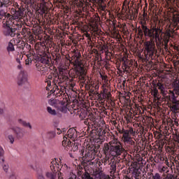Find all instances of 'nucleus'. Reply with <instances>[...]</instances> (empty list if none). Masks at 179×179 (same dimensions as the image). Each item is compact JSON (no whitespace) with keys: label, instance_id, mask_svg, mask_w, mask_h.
Instances as JSON below:
<instances>
[{"label":"nucleus","instance_id":"obj_1","mask_svg":"<svg viewBox=\"0 0 179 179\" xmlns=\"http://www.w3.org/2000/svg\"><path fill=\"white\" fill-rule=\"evenodd\" d=\"M163 29L160 27H157V24H155L150 27V29L146 26V22H141V29L138 28V34L141 37H149L150 40H159L160 41V34H163Z\"/></svg>","mask_w":179,"mask_h":179},{"label":"nucleus","instance_id":"obj_2","mask_svg":"<svg viewBox=\"0 0 179 179\" xmlns=\"http://www.w3.org/2000/svg\"><path fill=\"white\" fill-rule=\"evenodd\" d=\"M82 55L80 52H76L72 57V61L75 66L76 75L80 80L85 82L86 80V71L85 67H83V63H82Z\"/></svg>","mask_w":179,"mask_h":179},{"label":"nucleus","instance_id":"obj_3","mask_svg":"<svg viewBox=\"0 0 179 179\" xmlns=\"http://www.w3.org/2000/svg\"><path fill=\"white\" fill-rule=\"evenodd\" d=\"M11 131L14 133L13 134H10V129H7L4 131V136H7L10 143L11 145H13L15 143V139H17L18 141H20V139H23L24 137V131H23V129L19 127H13L10 128Z\"/></svg>","mask_w":179,"mask_h":179},{"label":"nucleus","instance_id":"obj_4","mask_svg":"<svg viewBox=\"0 0 179 179\" xmlns=\"http://www.w3.org/2000/svg\"><path fill=\"white\" fill-rule=\"evenodd\" d=\"M122 155L123 159H125V155H127V150L122 147V144L119 143L117 145L110 146V156L113 157H118V156Z\"/></svg>","mask_w":179,"mask_h":179},{"label":"nucleus","instance_id":"obj_5","mask_svg":"<svg viewBox=\"0 0 179 179\" xmlns=\"http://www.w3.org/2000/svg\"><path fill=\"white\" fill-rule=\"evenodd\" d=\"M156 45L152 41H148L145 43L144 54L148 55L151 59H155V55L157 54V50L155 49Z\"/></svg>","mask_w":179,"mask_h":179},{"label":"nucleus","instance_id":"obj_6","mask_svg":"<svg viewBox=\"0 0 179 179\" xmlns=\"http://www.w3.org/2000/svg\"><path fill=\"white\" fill-rule=\"evenodd\" d=\"M100 149V145H90L87 149V153L85 155L86 157H89L90 160H94L97 152Z\"/></svg>","mask_w":179,"mask_h":179},{"label":"nucleus","instance_id":"obj_7","mask_svg":"<svg viewBox=\"0 0 179 179\" xmlns=\"http://www.w3.org/2000/svg\"><path fill=\"white\" fill-rule=\"evenodd\" d=\"M57 164V161L56 160H54V161L51 162V163H50L51 171L45 173V177H47V178H49V179H57L58 176H59V173H58V171L57 170H55V166H54V164Z\"/></svg>","mask_w":179,"mask_h":179},{"label":"nucleus","instance_id":"obj_8","mask_svg":"<svg viewBox=\"0 0 179 179\" xmlns=\"http://www.w3.org/2000/svg\"><path fill=\"white\" fill-rule=\"evenodd\" d=\"M27 71L21 70L18 77L17 85L18 86H23L24 83H27Z\"/></svg>","mask_w":179,"mask_h":179},{"label":"nucleus","instance_id":"obj_9","mask_svg":"<svg viewBox=\"0 0 179 179\" xmlns=\"http://www.w3.org/2000/svg\"><path fill=\"white\" fill-rule=\"evenodd\" d=\"M171 94L172 96L171 102L173 103L171 108L173 111H179V101L177 100V97L176 96L174 92L171 91Z\"/></svg>","mask_w":179,"mask_h":179},{"label":"nucleus","instance_id":"obj_10","mask_svg":"<svg viewBox=\"0 0 179 179\" xmlns=\"http://www.w3.org/2000/svg\"><path fill=\"white\" fill-rule=\"evenodd\" d=\"M57 79L59 80L58 85H61L62 83H64V82L69 80V77L66 73L59 71V73H57Z\"/></svg>","mask_w":179,"mask_h":179},{"label":"nucleus","instance_id":"obj_11","mask_svg":"<svg viewBox=\"0 0 179 179\" xmlns=\"http://www.w3.org/2000/svg\"><path fill=\"white\" fill-rule=\"evenodd\" d=\"M3 34L6 36H10V37H15V36H16V33L14 32L13 28L12 27H10L8 24H6Z\"/></svg>","mask_w":179,"mask_h":179},{"label":"nucleus","instance_id":"obj_12","mask_svg":"<svg viewBox=\"0 0 179 179\" xmlns=\"http://www.w3.org/2000/svg\"><path fill=\"white\" fill-rule=\"evenodd\" d=\"M23 15H24V8L23 6L19 7L17 5V10L15 12V16L13 19H20V17H23Z\"/></svg>","mask_w":179,"mask_h":179},{"label":"nucleus","instance_id":"obj_13","mask_svg":"<svg viewBox=\"0 0 179 179\" xmlns=\"http://www.w3.org/2000/svg\"><path fill=\"white\" fill-rule=\"evenodd\" d=\"M20 48L22 49V51L24 55H26L27 52H31V45H29V43H23Z\"/></svg>","mask_w":179,"mask_h":179},{"label":"nucleus","instance_id":"obj_14","mask_svg":"<svg viewBox=\"0 0 179 179\" xmlns=\"http://www.w3.org/2000/svg\"><path fill=\"white\" fill-rule=\"evenodd\" d=\"M52 59L57 64L61 62V54L59 53V49H55V50L52 53Z\"/></svg>","mask_w":179,"mask_h":179},{"label":"nucleus","instance_id":"obj_15","mask_svg":"<svg viewBox=\"0 0 179 179\" xmlns=\"http://www.w3.org/2000/svg\"><path fill=\"white\" fill-rule=\"evenodd\" d=\"M67 136L70 139H75L76 136H78V134H76V129L74 128H71L67 131Z\"/></svg>","mask_w":179,"mask_h":179},{"label":"nucleus","instance_id":"obj_16","mask_svg":"<svg viewBox=\"0 0 179 179\" xmlns=\"http://www.w3.org/2000/svg\"><path fill=\"white\" fill-rule=\"evenodd\" d=\"M103 155H105L106 156H110V155H111V146L110 145V144L105 143L103 144Z\"/></svg>","mask_w":179,"mask_h":179},{"label":"nucleus","instance_id":"obj_17","mask_svg":"<svg viewBox=\"0 0 179 179\" xmlns=\"http://www.w3.org/2000/svg\"><path fill=\"white\" fill-rule=\"evenodd\" d=\"M47 1L42 2L39 4V9L41 15H44L47 12Z\"/></svg>","mask_w":179,"mask_h":179},{"label":"nucleus","instance_id":"obj_18","mask_svg":"<svg viewBox=\"0 0 179 179\" xmlns=\"http://www.w3.org/2000/svg\"><path fill=\"white\" fill-rule=\"evenodd\" d=\"M21 29H22V31H20V34H22V36H23L24 37H27V36H30V33H31V32L30 31L29 28L23 27Z\"/></svg>","mask_w":179,"mask_h":179},{"label":"nucleus","instance_id":"obj_19","mask_svg":"<svg viewBox=\"0 0 179 179\" xmlns=\"http://www.w3.org/2000/svg\"><path fill=\"white\" fill-rule=\"evenodd\" d=\"M18 123L22 127H24L25 128H29V129H33V127H31V124H30V122H27L22 119L18 120Z\"/></svg>","mask_w":179,"mask_h":179},{"label":"nucleus","instance_id":"obj_20","mask_svg":"<svg viewBox=\"0 0 179 179\" xmlns=\"http://www.w3.org/2000/svg\"><path fill=\"white\" fill-rule=\"evenodd\" d=\"M119 163L118 161H113L110 163V173L114 174L117 171V164Z\"/></svg>","mask_w":179,"mask_h":179},{"label":"nucleus","instance_id":"obj_21","mask_svg":"<svg viewBox=\"0 0 179 179\" xmlns=\"http://www.w3.org/2000/svg\"><path fill=\"white\" fill-rule=\"evenodd\" d=\"M155 87H158L159 90H161L162 94L166 96V91H164L166 88L164 87V85L159 82L158 83L155 84Z\"/></svg>","mask_w":179,"mask_h":179},{"label":"nucleus","instance_id":"obj_22","mask_svg":"<svg viewBox=\"0 0 179 179\" xmlns=\"http://www.w3.org/2000/svg\"><path fill=\"white\" fill-rule=\"evenodd\" d=\"M172 22L173 23V26H175L176 27H178V29H179V14H175L173 16L172 18Z\"/></svg>","mask_w":179,"mask_h":179},{"label":"nucleus","instance_id":"obj_23","mask_svg":"<svg viewBox=\"0 0 179 179\" xmlns=\"http://www.w3.org/2000/svg\"><path fill=\"white\" fill-rule=\"evenodd\" d=\"M14 33H16V31H19L20 30H22V27H23V25H22V23H17V24H14V25H12Z\"/></svg>","mask_w":179,"mask_h":179},{"label":"nucleus","instance_id":"obj_24","mask_svg":"<svg viewBox=\"0 0 179 179\" xmlns=\"http://www.w3.org/2000/svg\"><path fill=\"white\" fill-rule=\"evenodd\" d=\"M43 173V169L41 168H39L36 170L38 179H45V178L44 177V174Z\"/></svg>","mask_w":179,"mask_h":179},{"label":"nucleus","instance_id":"obj_25","mask_svg":"<svg viewBox=\"0 0 179 179\" xmlns=\"http://www.w3.org/2000/svg\"><path fill=\"white\" fill-rule=\"evenodd\" d=\"M40 62H41V64H45V65H48L50 64V57L48 56H43L41 58Z\"/></svg>","mask_w":179,"mask_h":179},{"label":"nucleus","instance_id":"obj_26","mask_svg":"<svg viewBox=\"0 0 179 179\" xmlns=\"http://www.w3.org/2000/svg\"><path fill=\"white\" fill-rule=\"evenodd\" d=\"M57 133L55 131H48L46 134V138L48 139H54Z\"/></svg>","mask_w":179,"mask_h":179},{"label":"nucleus","instance_id":"obj_27","mask_svg":"<svg viewBox=\"0 0 179 179\" xmlns=\"http://www.w3.org/2000/svg\"><path fill=\"white\" fill-rule=\"evenodd\" d=\"M88 113L87 110H83L79 115L80 120H85L87 117Z\"/></svg>","mask_w":179,"mask_h":179},{"label":"nucleus","instance_id":"obj_28","mask_svg":"<svg viewBox=\"0 0 179 179\" xmlns=\"http://www.w3.org/2000/svg\"><path fill=\"white\" fill-rule=\"evenodd\" d=\"M47 111L50 115H57V110H55V109H52V107L48 106Z\"/></svg>","mask_w":179,"mask_h":179},{"label":"nucleus","instance_id":"obj_29","mask_svg":"<svg viewBox=\"0 0 179 179\" xmlns=\"http://www.w3.org/2000/svg\"><path fill=\"white\" fill-rule=\"evenodd\" d=\"M79 143H72L71 144V152H77V150H79Z\"/></svg>","mask_w":179,"mask_h":179},{"label":"nucleus","instance_id":"obj_30","mask_svg":"<svg viewBox=\"0 0 179 179\" xmlns=\"http://www.w3.org/2000/svg\"><path fill=\"white\" fill-rule=\"evenodd\" d=\"M169 39L167 38H164V44H162V45H164V50L166 52H169Z\"/></svg>","mask_w":179,"mask_h":179},{"label":"nucleus","instance_id":"obj_31","mask_svg":"<svg viewBox=\"0 0 179 179\" xmlns=\"http://www.w3.org/2000/svg\"><path fill=\"white\" fill-rule=\"evenodd\" d=\"M82 179H93V177H91L90 173L89 172H87L86 170H85V173L81 176Z\"/></svg>","mask_w":179,"mask_h":179},{"label":"nucleus","instance_id":"obj_32","mask_svg":"<svg viewBox=\"0 0 179 179\" xmlns=\"http://www.w3.org/2000/svg\"><path fill=\"white\" fill-rule=\"evenodd\" d=\"M125 62H126V68L127 70V72H129V71H131V66L132 65V62H131V61L128 59H124Z\"/></svg>","mask_w":179,"mask_h":179},{"label":"nucleus","instance_id":"obj_33","mask_svg":"<svg viewBox=\"0 0 179 179\" xmlns=\"http://www.w3.org/2000/svg\"><path fill=\"white\" fill-rule=\"evenodd\" d=\"M10 3V0H0V8L2 6H6V5H9Z\"/></svg>","mask_w":179,"mask_h":179},{"label":"nucleus","instance_id":"obj_34","mask_svg":"<svg viewBox=\"0 0 179 179\" xmlns=\"http://www.w3.org/2000/svg\"><path fill=\"white\" fill-rule=\"evenodd\" d=\"M55 166V170L57 171V174H59V171H61V169H62V165L59 164L58 162L56 161V164H54Z\"/></svg>","mask_w":179,"mask_h":179},{"label":"nucleus","instance_id":"obj_35","mask_svg":"<svg viewBox=\"0 0 179 179\" xmlns=\"http://www.w3.org/2000/svg\"><path fill=\"white\" fill-rule=\"evenodd\" d=\"M7 51L9 52H13L15 51V46H13V43H12V42H9L8 43V45L7 47Z\"/></svg>","mask_w":179,"mask_h":179},{"label":"nucleus","instance_id":"obj_36","mask_svg":"<svg viewBox=\"0 0 179 179\" xmlns=\"http://www.w3.org/2000/svg\"><path fill=\"white\" fill-rule=\"evenodd\" d=\"M119 143H121V142H119L117 140L113 139L110 142H109L108 145L109 146H115V145H118Z\"/></svg>","mask_w":179,"mask_h":179},{"label":"nucleus","instance_id":"obj_37","mask_svg":"<svg viewBox=\"0 0 179 179\" xmlns=\"http://www.w3.org/2000/svg\"><path fill=\"white\" fill-rule=\"evenodd\" d=\"M103 3H98V6H99V9L100 10H102V11H106V5H103Z\"/></svg>","mask_w":179,"mask_h":179},{"label":"nucleus","instance_id":"obj_38","mask_svg":"<svg viewBox=\"0 0 179 179\" xmlns=\"http://www.w3.org/2000/svg\"><path fill=\"white\" fill-rule=\"evenodd\" d=\"M108 90L106 89V88H104V89L103 90V93H102V99H103V100H106V96H107V94H108Z\"/></svg>","mask_w":179,"mask_h":179},{"label":"nucleus","instance_id":"obj_39","mask_svg":"<svg viewBox=\"0 0 179 179\" xmlns=\"http://www.w3.org/2000/svg\"><path fill=\"white\" fill-rule=\"evenodd\" d=\"M134 172L135 174V178L139 179L141 178V171H139L138 169H135Z\"/></svg>","mask_w":179,"mask_h":179},{"label":"nucleus","instance_id":"obj_40","mask_svg":"<svg viewBox=\"0 0 179 179\" xmlns=\"http://www.w3.org/2000/svg\"><path fill=\"white\" fill-rule=\"evenodd\" d=\"M162 179H176V176L173 174L168 173L164 178Z\"/></svg>","mask_w":179,"mask_h":179},{"label":"nucleus","instance_id":"obj_41","mask_svg":"<svg viewBox=\"0 0 179 179\" xmlns=\"http://www.w3.org/2000/svg\"><path fill=\"white\" fill-rule=\"evenodd\" d=\"M39 71H41L43 72V73H45V72H48V67L47 66H40L39 68Z\"/></svg>","mask_w":179,"mask_h":179},{"label":"nucleus","instance_id":"obj_42","mask_svg":"<svg viewBox=\"0 0 179 179\" xmlns=\"http://www.w3.org/2000/svg\"><path fill=\"white\" fill-rule=\"evenodd\" d=\"M152 94L154 97H157L159 96V90H157V88L155 87L152 90Z\"/></svg>","mask_w":179,"mask_h":179},{"label":"nucleus","instance_id":"obj_43","mask_svg":"<svg viewBox=\"0 0 179 179\" xmlns=\"http://www.w3.org/2000/svg\"><path fill=\"white\" fill-rule=\"evenodd\" d=\"M84 124L85 125H87L88 128H92V122H89V118H87L86 120H85L84 121Z\"/></svg>","mask_w":179,"mask_h":179},{"label":"nucleus","instance_id":"obj_44","mask_svg":"<svg viewBox=\"0 0 179 179\" xmlns=\"http://www.w3.org/2000/svg\"><path fill=\"white\" fill-rule=\"evenodd\" d=\"M131 139H132V138H131V136L123 137V141L126 143H129Z\"/></svg>","mask_w":179,"mask_h":179},{"label":"nucleus","instance_id":"obj_45","mask_svg":"<svg viewBox=\"0 0 179 179\" xmlns=\"http://www.w3.org/2000/svg\"><path fill=\"white\" fill-rule=\"evenodd\" d=\"M123 64H122V66H124V71H126V72H127V63L125 62V59L124 58H122V60H121Z\"/></svg>","mask_w":179,"mask_h":179},{"label":"nucleus","instance_id":"obj_46","mask_svg":"<svg viewBox=\"0 0 179 179\" xmlns=\"http://www.w3.org/2000/svg\"><path fill=\"white\" fill-rule=\"evenodd\" d=\"M152 179H163L162 178V176L159 173H155V176H152Z\"/></svg>","mask_w":179,"mask_h":179},{"label":"nucleus","instance_id":"obj_47","mask_svg":"<svg viewBox=\"0 0 179 179\" xmlns=\"http://www.w3.org/2000/svg\"><path fill=\"white\" fill-rule=\"evenodd\" d=\"M67 142H68V138L64 137V140L62 141V146L65 148L67 145Z\"/></svg>","mask_w":179,"mask_h":179},{"label":"nucleus","instance_id":"obj_48","mask_svg":"<svg viewBox=\"0 0 179 179\" xmlns=\"http://www.w3.org/2000/svg\"><path fill=\"white\" fill-rule=\"evenodd\" d=\"M126 136H131L129 134V131L128 130L124 129L122 138H126Z\"/></svg>","mask_w":179,"mask_h":179},{"label":"nucleus","instance_id":"obj_49","mask_svg":"<svg viewBox=\"0 0 179 179\" xmlns=\"http://www.w3.org/2000/svg\"><path fill=\"white\" fill-rule=\"evenodd\" d=\"M165 38H167L169 40V38H170L171 37V34L170 33V31H167L166 32H165Z\"/></svg>","mask_w":179,"mask_h":179},{"label":"nucleus","instance_id":"obj_50","mask_svg":"<svg viewBox=\"0 0 179 179\" xmlns=\"http://www.w3.org/2000/svg\"><path fill=\"white\" fill-rule=\"evenodd\" d=\"M31 62H32L31 58L29 57V59H27L25 60V65H30V64H31Z\"/></svg>","mask_w":179,"mask_h":179},{"label":"nucleus","instance_id":"obj_51","mask_svg":"<svg viewBox=\"0 0 179 179\" xmlns=\"http://www.w3.org/2000/svg\"><path fill=\"white\" fill-rule=\"evenodd\" d=\"M90 121H91L90 122H92L91 127H92V128H93V125H94V124L96 122V119L92 117V118L90 119Z\"/></svg>","mask_w":179,"mask_h":179},{"label":"nucleus","instance_id":"obj_52","mask_svg":"<svg viewBox=\"0 0 179 179\" xmlns=\"http://www.w3.org/2000/svg\"><path fill=\"white\" fill-rule=\"evenodd\" d=\"M4 153L3 148L0 145V157H3Z\"/></svg>","mask_w":179,"mask_h":179},{"label":"nucleus","instance_id":"obj_53","mask_svg":"<svg viewBox=\"0 0 179 179\" xmlns=\"http://www.w3.org/2000/svg\"><path fill=\"white\" fill-rule=\"evenodd\" d=\"M11 13L13 15V17H13V19H15V16L16 15V9L12 8L11 9Z\"/></svg>","mask_w":179,"mask_h":179},{"label":"nucleus","instance_id":"obj_54","mask_svg":"<svg viewBox=\"0 0 179 179\" xmlns=\"http://www.w3.org/2000/svg\"><path fill=\"white\" fill-rule=\"evenodd\" d=\"M3 169L6 173H8V170H9V166L8 165H3Z\"/></svg>","mask_w":179,"mask_h":179},{"label":"nucleus","instance_id":"obj_55","mask_svg":"<svg viewBox=\"0 0 179 179\" xmlns=\"http://www.w3.org/2000/svg\"><path fill=\"white\" fill-rule=\"evenodd\" d=\"M127 131H129V134L131 135H134V134H135V131H134V128H130L129 129H127Z\"/></svg>","mask_w":179,"mask_h":179},{"label":"nucleus","instance_id":"obj_56","mask_svg":"<svg viewBox=\"0 0 179 179\" xmlns=\"http://www.w3.org/2000/svg\"><path fill=\"white\" fill-rule=\"evenodd\" d=\"M92 2H96V3H104V0H92Z\"/></svg>","mask_w":179,"mask_h":179},{"label":"nucleus","instance_id":"obj_57","mask_svg":"<svg viewBox=\"0 0 179 179\" xmlns=\"http://www.w3.org/2000/svg\"><path fill=\"white\" fill-rule=\"evenodd\" d=\"M6 15V12H5L3 10H0V16H5Z\"/></svg>","mask_w":179,"mask_h":179},{"label":"nucleus","instance_id":"obj_58","mask_svg":"<svg viewBox=\"0 0 179 179\" xmlns=\"http://www.w3.org/2000/svg\"><path fill=\"white\" fill-rule=\"evenodd\" d=\"M59 104L61 106V107H65V101H59Z\"/></svg>","mask_w":179,"mask_h":179},{"label":"nucleus","instance_id":"obj_59","mask_svg":"<svg viewBox=\"0 0 179 179\" xmlns=\"http://www.w3.org/2000/svg\"><path fill=\"white\" fill-rule=\"evenodd\" d=\"M77 174L78 177H82L83 176V172L82 171H78Z\"/></svg>","mask_w":179,"mask_h":179},{"label":"nucleus","instance_id":"obj_60","mask_svg":"<svg viewBox=\"0 0 179 179\" xmlns=\"http://www.w3.org/2000/svg\"><path fill=\"white\" fill-rule=\"evenodd\" d=\"M139 179H148L146 173L143 174L142 176H140Z\"/></svg>","mask_w":179,"mask_h":179},{"label":"nucleus","instance_id":"obj_61","mask_svg":"<svg viewBox=\"0 0 179 179\" xmlns=\"http://www.w3.org/2000/svg\"><path fill=\"white\" fill-rule=\"evenodd\" d=\"M129 145H131V146H135V141H134L132 139L130 141L129 143H128Z\"/></svg>","mask_w":179,"mask_h":179},{"label":"nucleus","instance_id":"obj_62","mask_svg":"<svg viewBox=\"0 0 179 179\" xmlns=\"http://www.w3.org/2000/svg\"><path fill=\"white\" fill-rule=\"evenodd\" d=\"M110 97H111V92H108V94H106V98L108 100H110Z\"/></svg>","mask_w":179,"mask_h":179},{"label":"nucleus","instance_id":"obj_63","mask_svg":"<svg viewBox=\"0 0 179 179\" xmlns=\"http://www.w3.org/2000/svg\"><path fill=\"white\" fill-rule=\"evenodd\" d=\"M176 90H179V85H175L173 87V92H176Z\"/></svg>","mask_w":179,"mask_h":179},{"label":"nucleus","instance_id":"obj_64","mask_svg":"<svg viewBox=\"0 0 179 179\" xmlns=\"http://www.w3.org/2000/svg\"><path fill=\"white\" fill-rule=\"evenodd\" d=\"M102 178L109 179V178H111V177H110V176H108V175H103Z\"/></svg>","mask_w":179,"mask_h":179}]
</instances>
